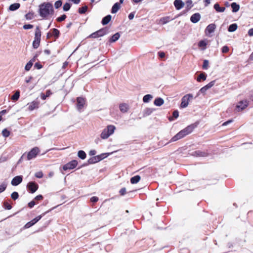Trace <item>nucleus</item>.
I'll return each instance as SVG.
<instances>
[{
  "instance_id": "2",
  "label": "nucleus",
  "mask_w": 253,
  "mask_h": 253,
  "mask_svg": "<svg viewBox=\"0 0 253 253\" xmlns=\"http://www.w3.org/2000/svg\"><path fill=\"white\" fill-rule=\"evenodd\" d=\"M194 125H190L180 131L178 133L171 138L169 142L176 141L181 138H182L186 135L190 134L194 129Z\"/></svg>"
},
{
  "instance_id": "37",
  "label": "nucleus",
  "mask_w": 253,
  "mask_h": 253,
  "mask_svg": "<svg viewBox=\"0 0 253 253\" xmlns=\"http://www.w3.org/2000/svg\"><path fill=\"white\" fill-rule=\"evenodd\" d=\"M170 20V18L169 17H165L161 19L160 22L164 25L168 23Z\"/></svg>"
},
{
  "instance_id": "17",
  "label": "nucleus",
  "mask_w": 253,
  "mask_h": 253,
  "mask_svg": "<svg viewBox=\"0 0 253 253\" xmlns=\"http://www.w3.org/2000/svg\"><path fill=\"white\" fill-rule=\"evenodd\" d=\"M192 155L196 157H207L208 155V154L205 151L197 150L193 152Z\"/></svg>"
},
{
  "instance_id": "55",
  "label": "nucleus",
  "mask_w": 253,
  "mask_h": 253,
  "mask_svg": "<svg viewBox=\"0 0 253 253\" xmlns=\"http://www.w3.org/2000/svg\"><path fill=\"white\" fill-rule=\"evenodd\" d=\"M108 155L106 153H103L99 155H97V157H99V161H101L103 159L105 158Z\"/></svg>"
},
{
  "instance_id": "59",
  "label": "nucleus",
  "mask_w": 253,
  "mask_h": 253,
  "mask_svg": "<svg viewBox=\"0 0 253 253\" xmlns=\"http://www.w3.org/2000/svg\"><path fill=\"white\" fill-rule=\"evenodd\" d=\"M35 204H36V202H35L34 200H33L31 202H30V203H29L28 207L30 208H32L35 205Z\"/></svg>"
},
{
  "instance_id": "29",
  "label": "nucleus",
  "mask_w": 253,
  "mask_h": 253,
  "mask_svg": "<svg viewBox=\"0 0 253 253\" xmlns=\"http://www.w3.org/2000/svg\"><path fill=\"white\" fill-rule=\"evenodd\" d=\"M120 37V35L119 33H117L113 35L110 38L109 41L110 42H113L117 41Z\"/></svg>"
},
{
  "instance_id": "22",
  "label": "nucleus",
  "mask_w": 253,
  "mask_h": 253,
  "mask_svg": "<svg viewBox=\"0 0 253 253\" xmlns=\"http://www.w3.org/2000/svg\"><path fill=\"white\" fill-rule=\"evenodd\" d=\"M213 7L214 9L218 12H223L225 10V7H220L218 3L214 4Z\"/></svg>"
},
{
  "instance_id": "54",
  "label": "nucleus",
  "mask_w": 253,
  "mask_h": 253,
  "mask_svg": "<svg viewBox=\"0 0 253 253\" xmlns=\"http://www.w3.org/2000/svg\"><path fill=\"white\" fill-rule=\"evenodd\" d=\"M206 45H207V43L204 41H201L199 42L198 43L199 46L203 47L204 48H205V47L206 46Z\"/></svg>"
},
{
  "instance_id": "44",
  "label": "nucleus",
  "mask_w": 253,
  "mask_h": 253,
  "mask_svg": "<svg viewBox=\"0 0 253 253\" xmlns=\"http://www.w3.org/2000/svg\"><path fill=\"white\" fill-rule=\"evenodd\" d=\"M2 134L4 137H7L10 135V132L6 128H4L2 131Z\"/></svg>"
},
{
  "instance_id": "41",
  "label": "nucleus",
  "mask_w": 253,
  "mask_h": 253,
  "mask_svg": "<svg viewBox=\"0 0 253 253\" xmlns=\"http://www.w3.org/2000/svg\"><path fill=\"white\" fill-rule=\"evenodd\" d=\"M209 89H210L209 88H208V86L206 85L205 86H204V87H202L199 92H201V93H203V94H205L206 93V92L207 91V90H208ZM199 93H198L197 95V96H198L199 95Z\"/></svg>"
},
{
  "instance_id": "14",
  "label": "nucleus",
  "mask_w": 253,
  "mask_h": 253,
  "mask_svg": "<svg viewBox=\"0 0 253 253\" xmlns=\"http://www.w3.org/2000/svg\"><path fill=\"white\" fill-rule=\"evenodd\" d=\"M216 28V25L213 24H209L205 29V34L206 35L211 36V34L214 32Z\"/></svg>"
},
{
  "instance_id": "32",
  "label": "nucleus",
  "mask_w": 253,
  "mask_h": 253,
  "mask_svg": "<svg viewBox=\"0 0 253 253\" xmlns=\"http://www.w3.org/2000/svg\"><path fill=\"white\" fill-rule=\"evenodd\" d=\"M207 75L205 73H202L200 74L197 79L198 82H200L202 80L205 81L206 80Z\"/></svg>"
},
{
  "instance_id": "64",
  "label": "nucleus",
  "mask_w": 253,
  "mask_h": 253,
  "mask_svg": "<svg viewBox=\"0 0 253 253\" xmlns=\"http://www.w3.org/2000/svg\"><path fill=\"white\" fill-rule=\"evenodd\" d=\"M126 193V189L123 188L120 190V193L122 195H124Z\"/></svg>"
},
{
  "instance_id": "47",
  "label": "nucleus",
  "mask_w": 253,
  "mask_h": 253,
  "mask_svg": "<svg viewBox=\"0 0 253 253\" xmlns=\"http://www.w3.org/2000/svg\"><path fill=\"white\" fill-rule=\"evenodd\" d=\"M62 4V1L61 0H58L56 1L54 3V6L55 8L57 9L61 6Z\"/></svg>"
},
{
  "instance_id": "33",
  "label": "nucleus",
  "mask_w": 253,
  "mask_h": 253,
  "mask_svg": "<svg viewBox=\"0 0 253 253\" xmlns=\"http://www.w3.org/2000/svg\"><path fill=\"white\" fill-rule=\"evenodd\" d=\"M153 98V96L151 94H146L143 98V101L145 103L149 102Z\"/></svg>"
},
{
  "instance_id": "52",
  "label": "nucleus",
  "mask_w": 253,
  "mask_h": 253,
  "mask_svg": "<svg viewBox=\"0 0 253 253\" xmlns=\"http://www.w3.org/2000/svg\"><path fill=\"white\" fill-rule=\"evenodd\" d=\"M35 176L37 178H41L43 177V173L41 171L37 172L35 173Z\"/></svg>"
},
{
  "instance_id": "6",
  "label": "nucleus",
  "mask_w": 253,
  "mask_h": 253,
  "mask_svg": "<svg viewBox=\"0 0 253 253\" xmlns=\"http://www.w3.org/2000/svg\"><path fill=\"white\" fill-rule=\"evenodd\" d=\"M41 37V31L39 27H37L35 31L34 41L33 42V46L37 49L40 45Z\"/></svg>"
},
{
  "instance_id": "13",
  "label": "nucleus",
  "mask_w": 253,
  "mask_h": 253,
  "mask_svg": "<svg viewBox=\"0 0 253 253\" xmlns=\"http://www.w3.org/2000/svg\"><path fill=\"white\" fill-rule=\"evenodd\" d=\"M27 187L31 193H34L38 190L39 186L34 182H30L28 183Z\"/></svg>"
},
{
  "instance_id": "35",
  "label": "nucleus",
  "mask_w": 253,
  "mask_h": 253,
  "mask_svg": "<svg viewBox=\"0 0 253 253\" xmlns=\"http://www.w3.org/2000/svg\"><path fill=\"white\" fill-rule=\"evenodd\" d=\"M192 3L193 2L191 0H187L186 1L185 4L187 11H188L193 7V5Z\"/></svg>"
},
{
  "instance_id": "19",
  "label": "nucleus",
  "mask_w": 253,
  "mask_h": 253,
  "mask_svg": "<svg viewBox=\"0 0 253 253\" xmlns=\"http://www.w3.org/2000/svg\"><path fill=\"white\" fill-rule=\"evenodd\" d=\"M200 19L201 15L199 13H194L190 17V20L193 23H197Z\"/></svg>"
},
{
  "instance_id": "25",
  "label": "nucleus",
  "mask_w": 253,
  "mask_h": 253,
  "mask_svg": "<svg viewBox=\"0 0 253 253\" xmlns=\"http://www.w3.org/2000/svg\"><path fill=\"white\" fill-rule=\"evenodd\" d=\"M140 176L138 175H137L132 177L130 178V181L131 184H136L140 181Z\"/></svg>"
},
{
  "instance_id": "16",
  "label": "nucleus",
  "mask_w": 253,
  "mask_h": 253,
  "mask_svg": "<svg viewBox=\"0 0 253 253\" xmlns=\"http://www.w3.org/2000/svg\"><path fill=\"white\" fill-rule=\"evenodd\" d=\"M23 177L22 175L15 176L11 180V184L13 186H17L22 182Z\"/></svg>"
},
{
  "instance_id": "15",
  "label": "nucleus",
  "mask_w": 253,
  "mask_h": 253,
  "mask_svg": "<svg viewBox=\"0 0 253 253\" xmlns=\"http://www.w3.org/2000/svg\"><path fill=\"white\" fill-rule=\"evenodd\" d=\"M28 110L29 111H33L35 109H37L39 107L40 102L37 100H35L32 102L28 103Z\"/></svg>"
},
{
  "instance_id": "30",
  "label": "nucleus",
  "mask_w": 253,
  "mask_h": 253,
  "mask_svg": "<svg viewBox=\"0 0 253 253\" xmlns=\"http://www.w3.org/2000/svg\"><path fill=\"white\" fill-rule=\"evenodd\" d=\"M52 94V92L50 90H47L46 91V94H44L43 93H42L41 94V97L42 99L45 100L46 98L49 96H50V95Z\"/></svg>"
},
{
  "instance_id": "9",
  "label": "nucleus",
  "mask_w": 253,
  "mask_h": 253,
  "mask_svg": "<svg viewBox=\"0 0 253 253\" xmlns=\"http://www.w3.org/2000/svg\"><path fill=\"white\" fill-rule=\"evenodd\" d=\"M40 149L38 147H35L31 149L27 154V160H31L36 157L40 153Z\"/></svg>"
},
{
  "instance_id": "8",
  "label": "nucleus",
  "mask_w": 253,
  "mask_h": 253,
  "mask_svg": "<svg viewBox=\"0 0 253 253\" xmlns=\"http://www.w3.org/2000/svg\"><path fill=\"white\" fill-rule=\"evenodd\" d=\"M108 33V29L106 28H102L97 31L91 34L89 37L92 38H97L98 37H102L107 34Z\"/></svg>"
},
{
  "instance_id": "24",
  "label": "nucleus",
  "mask_w": 253,
  "mask_h": 253,
  "mask_svg": "<svg viewBox=\"0 0 253 253\" xmlns=\"http://www.w3.org/2000/svg\"><path fill=\"white\" fill-rule=\"evenodd\" d=\"M120 7V5L118 2L115 3L112 6L111 12L112 13H116L119 10Z\"/></svg>"
},
{
  "instance_id": "50",
  "label": "nucleus",
  "mask_w": 253,
  "mask_h": 253,
  "mask_svg": "<svg viewBox=\"0 0 253 253\" xmlns=\"http://www.w3.org/2000/svg\"><path fill=\"white\" fill-rule=\"evenodd\" d=\"M209 68V61L207 60H205L203 62V68L204 69H207Z\"/></svg>"
},
{
  "instance_id": "4",
  "label": "nucleus",
  "mask_w": 253,
  "mask_h": 253,
  "mask_svg": "<svg viewBox=\"0 0 253 253\" xmlns=\"http://www.w3.org/2000/svg\"><path fill=\"white\" fill-rule=\"evenodd\" d=\"M194 125H190L180 131L178 133L171 138L169 142L176 141L181 138H182L186 135L190 134L194 129Z\"/></svg>"
},
{
  "instance_id": "46",
  "label": "nucleus",
  "mask_w": 253,
  "mask_h": 253,
  "mask_svg": "<svg viewBox=\"0 0 253 253\" xmlns=\"http://www.w3.org/2000/svg\"><path fill=\"white\" fill-rule=\"evenodd\" d=\"M51 210L48 211H47L44 213H43L42 214L40 215H39L38 216H37L35 218V220H36V221H37V222L42 218V217L43 216H44L45 214H46L47 213H48L49 211H50Z\"/></svg>"
},
{
  "instance_id": "53",
  "label": "nucleus",
  "mask_w": 253,
  "mask_h": 253,
  "mask_svg": "<svg viewBox=\"0 0 253 253\" xmlns=\"http://www.w3.org/2000/svg\"><path fill=\"white\" fill-rule=\"evenodd\" d=\"M66 18V15L65 14H63L61 15L60 17H59L57 18V21L58 22H62L64 21Z\"/></svg>"
},
{
  "instance_id": "36",
  "label": "nucleus",
  "mask_w": 253,
  "mask_h": 253,
  "mask_svg": "<svg viewBox=\"0 0 253 253\" xmlns=\"http://www.w3.org/2000/svg\"><path fill=\"white\" fill-rule=\"evenodd\" d=\"M153 111H154V109H153V108H146L144 111L143 115H144V116H149L150 114H151Z\"/></svg>"
},
{
  "instance_id": "60",
  "label": "nucleus",
  "mask_w": 253,
  "mask_h": 253,
  "mask_svg": "<svg viewBox=\"0 0 253 253\" xmlns=\"http://www.w3.org/2000/svg\"><path fill=\"white\" fill-rule=\"evenodd\" d=\"M172 115H173V117L176 119L178 116H179V113H178V111H177V110H175V111H174L173 112V114H172Z\"/></svg>"
},
{
  "instance_id": "58",
  "label": "nucleus",
  "mask_w": 253,
  "mask_h": 253,
  "mask_svg": "<svg viewBox=\"0 0 253 253\" xmlns=\"http://www.w3.org/2000/svg\"><path fill=\"white\" fill-rule=\"evenodd\" d=\"M229 50V47L226 45L223 46L222 48V52L223 53H227L228 52Z\"/></svg>"
},
{
  "instance_id": "57",
  "label": "nucleus",
  "mask_w": 253,
  "mask_h": 253,
  "mask_svg": "<svg viewBox=\"0 0 253 253\" xmlns=\"http://www.w3.org/2000/svg\"><path fill=\"white\" fill-rule=\"evenodd\" d=\"M33 27V25L31 24H25L23 26V28L25 30L30 29Z\"/></svg>"
},
{
  "instance_id": "63",
  "label": "nucleus",
  "mask_w": 253,
  "mask_h": 253,
  "mask_svg": "<svg viewBox=\"0 0 253 253\" xmlns=\"http://www.w3.org/2000/svg\"><path fill=\"white\" fill-rule=\"evenodd\" d=\"M34 67L38 69H40L42 67V65L39 63H36Z\"/></svg>"
},
{
  "instance_id": "11",
  "label": "nucleus",
  "mask_w": 253,
  "mask_h": 253,
  "mask_svg": "<svg viewBox=\"0 0 253 253\" xmlns=\"http://www.w3.org/2000/svg\"><path fill=\"white\" fill-rule=\"evenodd\" d=\"M78 165V162L76 160H72L71 162L65 164L63 167V169L64 170L68 169H72L76 167Z\"/></svg>"
},
{
  "instance_id": "28",
  "label": "nucleus",
  "mask_w": 253,
  "mask_h": 253,
  "mask_svg": "<svg viewBox=\"0 0 253 253\" xmlns=\"http://www.w3.org/2000/svg\"><path fill=\"white\" fill-rule=\"evenodd\" d=\"M20 4L18 3H15L11 4L9 7V10L10 11H14L18 9L20 7Z\"/></svg>"
},
{
  "instance_id": "34",
  "label": "nucleus",
  "mask_w": 253,
  "mask_h": 253,
  "mask_svg": "<svg viewBox=\"0 0 253 253\" xmlns=\"http://www.w3.org/2000/svg\"><path fill=\"white\" fill-rule=\"evenodd\" d=\"M78 156L82 160L85 159L86 157V153L83 150H80L78 152Z\"/></svg>"
},
{
  "instance_id": "20",
  "label": "nucleus",
  "mask_w": 253,
  "mask_h": 253,
  "mask_svg": "<svg viewBox=\"0 0 253 253\" xmlns=\"http://www.w3.org/2000/svg\"><path fill=\"white\" fill-rule=\"evenodd\" d=\"M119 108L122 113H125L127 112L128 106L126 103H121L119 105Z\"/></svg>"
},
{
  "instance_id": "40",
  "label": "nucleus",
  "mask_w": 253,
  "mask_h": 253,
  "mask_svg": "<svg viewBox=\"0 0 253 253\" xmlns=\"http://www.w3.org/2000/svg\"><path fill=\"white\" fill-rule=\"evenodd\" d=\"M20 96V93L18 91H17L11 97V99L16 101L17 100Z\"/></svg>"
},
{
  "instance_id": "26",
  "label": "nucleus",
  "mask_w": 253,
  "mask_h": 253,
  "mask_svg": "<svg viewBox=\"0 0 253 253\" xmlns=\"http://www.w3.org/2000/svg\"><path fill=\"white\" fill-rule=\"evenodd\" d=\"M99 157L97 156H95L89 158L88 160V163L89 164H93L99 162Z\"/></svg>"
},
{
  "instance_id": "39",
  "label": "nucleus",
  "mask_w": 253,
  "mask_h": 253,
  "mask_svg": "<svg viewBox=\"0 0 253 253\" xmlns=\"http://www.w3.org/2000/svg\"><path fill=\"white\" fill-rule=\"evenodd\" d=\"M87 8H88V7L86 5L84 6H83L82 7H80L78 9L79 13H80V14H84L87 11Z\"/></svg>"
},
{
  "instance_id": "48",
  "label": "nucleus",
  "mask_w": 253,
  "mask_h": 253,
  "mask_svg": "<svg viewBox=\"0 0 253 253\" xmlns=\"http://www.w3.org/2000/svg\"><path fill=\"white\" fill-rule=\"evenodd\" d=\"M11 198L14 200L18 198L19 194L17 192H13L11 195Z\"/></svg>"
},
{
  "instance_id": "31",
  "label": "nucleus",
  "mask_w": 253,
  "mask_h": 253,
  "mask_svg": "<svg viewBox=\"0 0 253 253\" xmlns=\"http://www.w3.org/2000/svg\"><path fill=\"white\" fill-rule=\"evenodd\" d=\"M237 28L238 26L237 24H232L229 26L228 28V31L230 32H233L237 30Z\"/></svg>"
},
{
  "instance_id": "49",
  "label": "nucleus",
  "mask_w": 253,
  "mask_h": 253,
  "mask_svg": "<svg viewBox=\"0 0 253 253\" xmlns=\"http://www.w3.org/2000/svg\"><path fill=\"white\" fill-rule=\"evenodd\" d=\"M4 208L8 210L11 209L12 206L7 202H4L3 203Z\"/></svg>"
},
{
  "instance_id": "45",
  "label": "nucleus",
  "mask_w": 253,
  "mask_h": 253,
  "mask_svg": "<svg viewBox=\"0 0 253 253\" xmlns=\"http://www.w3.org/2000/svg\"><path fill=\"white\" fill-rule=\"evenodd\" d=\"M7 187V184L5 182H3L0 185V193L4 191Z\"/></svg>"
},
{
  "instance_id": "7",
  "label": "nucleus",
  "mask_w": 253,
  "mask_h": 253,
  "mask_svg": "<svg viewBox=\"0 0 253 253\" xmlns=\"http://www.w3.org/2000/svg\"><path fill=\"white\" fill-rule=\"evenodd\" d=\"M193 98V96L191 93L187 94L183 96L181 98L180 108H186L188 106L189 102L192 100Z\"/></svg>"
},
{
  "instance_id": "10",
  "label": "nucleus",
  "mask_w": 253,
  "mask_h": 253,
  "mask_svg": "<svg viewBox=\"0 0 253 253\" xmlns=\"http://www.w3.org/2000/svg\"><path fill=\"white\" fill-rule=\"evenodd\" d=\"M249 103L246 100H242L240 101L236 106V110L237 112H240L245 109L248 106Z\"/></svg>"
},
{
  "instance_id": "18",
  "label": "nucleus",
  "mask_w": 253,
  "mask_h": 253,
  "mask_svg": "<svg viewBox=\"0 0 253 253\" xmlns=\"http://www.w3.org/2000/svg\"><path fill=\"white\" fill-rule=\"evenodd\" d=\"M173 4L177 10H180L184 6V3L182 0H175Z\"/></svg>"
},
{
  "instance_id": "27",
  "label": "nucleus",
  "mask_w": 253,
  "mask_h": 253,
  "mask_svg": "<svg viewBox=\"0 0 253 253\" xmlns=\"http://www.w3.org/2000/svg\"><path fill=\"white\" fill-rule=\"evenodd\" d=\"M231 6L232 7L233 12H237L239 10V8H240L239 4H237L236 2L232 3L231 4Z\"/></svg>"
},
{
  "instance_id": "43",
  "label": "nucleus",
  "mask_w": 253,
  "mask_h": 253,
  "mask_svg": "<svg viewBox=\"0 0 253 253\" xmlns=\"http://www.w3.org/2000/svg\"><path fill=\"white\" fill-rule=\"evenodd\" d=\"M71 8V4L68 2H66L63 7V10L65 11H68Z\"/></svg>"
},
{
  "instance_id": "5",
  "label": "nucleus",
  "mask_w": 253,
  "mask_h": 253,
  "mask_svg": "<svg viewBox=\"0 0 253 253\" xmlns=\"http://www.w3.org/2000/svg\"><path fill=\"white\" fill-rule=\"evenodd\" d=\"M116 129V127L113 125H108L104 128L101 134L100 137L103 139L108 138L111 135L113 134Z\"/></svg>"
},
{
  "instance_id": "62",
  "label": "nucleus",
  "mask_w": 253,
  "mask_h": 253,
  "mask_svg": "<svg viewBox=\"0 0 253 253\" xmlns=\"http://www.w3.org/2000/svg\"><path fill=\"white\" fill-rule=\"evenodd\" d=\"M214 84H215V81H211L210 83H209L208 84H207V85L208 86V88H210L212 86H213Z\"/></svg>"
},
{
  "instance_id": "42",
  "label": "nucleus",
  "mask_w": 253,
  "mask_h": 253,
  "mask_svg": "<svg viewBox=\"0 0 253 253\" xmlns=\"http://www.w3.org/2000/svg\"><path fill=\"white\" fill-rule=\"evenodd\" d=\"M33 66V63H32V61H29L26 65L25 67V70L27 71H29L32 66Z\"/></svg>"
},
{
  "instance_id": "56",
  "label": "nucleus",
  "mask_w": 253,
  "mask_h": 253,
  "mask_svg": "<svg viewBox=\"0 0 253 253\" xmlns=\"http://www.w3.org/2000/svg\"><path fill=\"white\" fill-rule=\"evenodd\" d=\"M33 225H34L33 224V223L31 221L27 222L24 226V228L27 229V228H29L30 227H31V226H32Z\"/></svg>"
},
{
  "instance_id": "3",
  "label": "nucleus",
  "mask_w": 253,
  "mask_h": 253,
  "mask_svg": "<svg viewBox=\"0 0 253 253\" xmlns=\"http://www.w3.org/2000/svg\"><path fill=\"white\" fill-rule=\"evenodd\" d=\"M194 125H190L180 131L178 133L171 138L169 142L176 141L181 138H182L186 135L190 134L194 129Z\"/></svg>"
},
{
  "instance_id": "12",
  "label": "nucleus",
  "mask_w": 253,
  "mask_h": 253,
  "mask_svg": "<svg viewBox=\"0 0 253 253\" xmlns=\"http://www.w3.org/2000/svg\"><path fill=\"white\" fill-rule=\"evenodd\" d=\"M77 108L80 112L82 111L85 104V99L82 97H78L77 98Z\"/></svg>"
},
{
  "instance_id": "61",
  "label": "nucleus",
  "mask_w": 253,
  "mask_h": 253,
  "mask_svg": "<svg viewBox=\"0 0 253 253\" xmlns=\"http://www.w3.org/2000/svg\"><path fill=\"white\" fill-rule=\"evenodd\" d=\"M98 200V198L97 197H92L90 198V201L93 203H95L97 202Z\"/></svg>"
},
{
  "instance_id": "21",
  "label": "nucleus",
  "mask_w": 253,
  "mask_h": 253,
  "mask_svg": "<svg viewBox=\"0 0 253 253\" xmlns=\"http://www.w3.org/2000/svg\"><path fill=\"white\" fill-rule=\"evenodd\" d=\"M164 103V101L163 98L161 97H158L154 100V104L157 106H161Z\"/></svg>"
},
{
  "instance_id": "1",
  "label": "nucleus",
  "mask_w": 253,
  "mask_h": 253,
  "mask_svg": "<svg viewBox=\"0 0 253 253\" xmlns=\"http://www.w3.org/2000/svg\"><path fill=\"white\" fill-rule=\"evenodd\" d=\"M53 5L49 2H43L39 5V14L42 18H47L53 14Z\"/></svg>"
},
{
  "instance_id": "23",
  "label": "nucleus",
  "mask_w": 253,
  "mask_h": 253,
  "mask_svg": "<svg viewBox=\"0 0 253 253\" xmlns=\"http://www.w3.org/2000/svg\"><path fill=\"white\" fill-rule=\"evenodd\" d=\"M111 18L112 16L111 15H108L104 17L102 20V24L103 25L107 24L110 21Z\"/></svg>"
},
{
  "instance_id": "38",
  "label": "nucleus",
  "mask_w": 253,
  "mask_h": 253,
  "mask_svg": "<svg viewBox=\"0 0 253 253\" xmlns=\"http://www.w3.org/2000/svg\"><path fill=\"white\" fill-rule=\"evenodd\" d=\"M52 35L54 36L56 38H58L59 36L60 32L58 30L55 28H53L52 30Z\"/></svg>"
},
{
  "instance_id": "51",
  "label": "nucleus",
  "mask_w": 253,
  "mask_h": 253,
  "mask_svg": "<svg viewBox=\"0 0 253 253\" xmlns=\"http://www.w3.org/2000/svg\"><path fill=\"white\" fill-rule=\"evenodd\" d=\"M34 14L33 13L29 12L26 14L25 15V17L28 20H31L33 18Z\"/></svg>"
}]
</instances>
